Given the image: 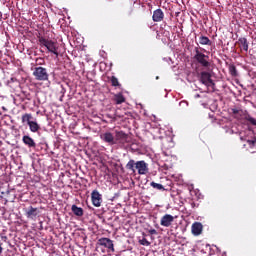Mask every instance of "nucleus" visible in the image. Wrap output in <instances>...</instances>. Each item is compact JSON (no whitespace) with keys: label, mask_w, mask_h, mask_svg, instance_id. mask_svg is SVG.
I'll return each instance as SVG.
<instances>
[{"label":"nucleus","mask_w":256,"mask_h":256,"mask_svg":"<svg viewBox=\"0 0 256 256\" xmlns=\"http://www.w3.org/2000/svg\"><path fill=\"white\" fill-rule=\"evenodd\" d=\"M98 243L101 245V247H105L108 249V251H111V253H115V245L113 244V240L109 238H100Z\"/></svg>","instance_id":"nucleus-7"},{"label":"nucleus","mask_w":256,"mask_h":256,"mask_svg":"<svg viewBox=\"0 0 256 256\" xmlns=\"http://www.w3.org/2000/svg\"><path fill=\"white\" fill-rule=\"evenodd\" d=\"M28 127H29L31 133H37L38 131L41 130V126L39 125V123H37V121H33V120L28 124Z\"/></svg>","instance_id":"nucleus-17"},{"label":"nucleus","mask_w":256,"mask_h":256,"mask_svg":"<svg viewBox=\"0 0 256 256\" xmlns=\"http://www.w3.org/2000/svg\"><path fill=\"white\" fill-rule=\"evenodd\" d=\"M0 87H3V84L0 82Z\"/></svg>","instance_id":"nucleus-33"},{"label":"nucleus","mask_w":256,"mask_h":256,"mask_svg":"<svg viewBox=\"0 0 256 256\" xmlns=\"http://www.w3.org/2000/svg\"><path fill=\"white\" fill-rule=\"evenodd\" d=\"M199 43L200 45H209V46L212 45L211 40L207 36H200Z\"/></svg>","instance_id":"nucleus-23"},{"label":"nucleus","mask_w":256,"mask_h":256,"mask_svg":"<svg viewBox=\"0 0 256 256\" xmlns=\"http://www.w3.org/2000/svg\"><path fill=\"white\" fill-rule=\"evenodd\" d=\"M192 207H195V203H192Z\"/></svg>","instance_id":"nucleus-34"},{"label":"nucleus","mask_w":256,"mask_h":256,"mask_svg":"<svg viewBox=\"0 0 256 256\" xmlns=\"http://www.w3.org/2000/svg\"><path fill=\"white\" fill-rule=\"evenodd\" d=\"M32 119H33V114H31V113H25V114H23L22 115V117H21V120H22V123L25 125H29L30 124V122L32 121Z\"/></svg>","instance_id":"nucleus-19"},{"label":"nucleus","mask_w":256,"mask_h":256,"mask_svg":"<svg viewBox=\"0 0 256 256\" xmlns=\"http://www.w3.org/2000/svg\"><path fill=\"white\" fill-rule=\"evenodd\" d=\"M100 139L108 145H115V135L111 132H104L100 134Z\"/></svg>","instance_id":"nucleus-10"},{"label":"nucleus","mask_w":256,"mask_h":256,"mask_svg":"<svg viewBox=\"0 0 256 256\" xmlns=\"http://www.w3.org/2000/svg\"><path fill=\"white\" fill-rule=\"evenodd\" d=\"M91 201H92V205H94V207H100L101 206V203H103V197L101 196L99 191H97V190L92 191Z\"/></svg>","instance_id":"nucleus-9"},{"label":"nucleus","mask_w":256,"mask_h":256,"mask_svg":"<svg viewBox=\"0 0 256 256\" xmlns=\"http://www.w3.org/2000/svg\"><path fill=\"white\" fill-rule=\"evenodd\" d=\"M24 213L27 219H35L37 215H39V209L29 206L28 208L24 209Z\"/></svg>","instance_id":"nucleus-11"},{"label":"nucleus","mask_w":256,"mask_h":256,"mask_svg":"<svg viewBox=\"0 0 256 256\" xmlns=\"http://www.w3.org/2000/svg\"><path fill=\"white\" fill-rule=\"evenodd\" d=\"M115 145H120V147H123V145H126V143H131V138L129 137V134L123 132V131H115Z\"/></svg>","instance_id":"nucleus-4"},{"label":"nucleus","mask_w":256,"mask_h":256,"mask_svg":"<svg viewBox=\"0 0 256 256\" xmlns=\"http://www.w3.org/2000/svg\"><path fill=\"white\" fill-rule=\"evenodd\" d=\"M110 81H111L112 87H121V84L119 83V79H117V77L112 76Z\"/></svg>","instance_id":"nucleus-25"},{"label":"nucleus","mask_w":256,"mask_h":256,"mask_svg":"<svg viewBox=\"0 0 256 256\" xmlns=\"http://www.w3.org/2000/svg\"><path fill=\"white\" fill-rule=\"evenodd\" d=\"M148 233H149L150 235H157V230H155V229H150V230H148Z\"/></svg>","instance_id":"nucleus-29"},{"label":"nucleus","mask_w":256,"mask_h":256,"mask_svg":"<svg viewBox=\"0 0 256 256\" xmlns=\"http://www.w3.org/2000/svg\"><path fill=\"white\" fill-rule=\"evenodd\" d=\"M175 219H177V216H173L171 214H165L164 216H162V218L160 220V225L162 227H171V225H173V221H175Z\"/></svg>","instance_id":"nucleus-8"},{"label":"nucleus","mask_w":256,"mask_h":256,"mask_svg":"<svg viewBox=\"0 0 256 256\" xmlns=\"http://www.w3.org/2000/svg\"><path fill=\"white\" fill-rule=\"evenodd\" d=\"M114 101L116 105H121L122 103H125V96L123 94L119 93L114 96Z\"/></svg>","instance_id":"nucleus-22"},{"label":"nucleus","mask_w":256,"mask_h":256,"mask_svg":"<svg viewBox=\"0 0 256 256\" xmlns=\"http://www.w3.org/2000/svg\"><path fill=\"white\" fill-rule=\"evenodd\" d=\"M33 75L36 81H49V73L47 72V68L44 67H36L34 68Z\"/></svg>","instance_id":"nucleus-5"},{"label":"nucleus","mask_w":256,"mask_h":256,"mask_svg":"<svg viewBox=\"0 0 256 256\" xmlns=\"http://www.w3.org/2000/svg\"><path fill=\"white\" fill-rule=\"evenodd\" d=\"M228 71H229V74L231 75V77H237L239 75L235 64H229Z\"/></svg>","instance_id":"nucleus-20"},{"label":"nucleus","mask_w":256,"mask_h":256,"mask_svg":"<svg viewBox=\"0 0 256 256\" xmlns=\"http://www.w3.org/2000/svg\"><path fill=\"white\" fill-rule=\"evenodd\" d=\"M126 169L132 171V173H135L137 170L138 175H147L149 173V164L145 160L135 162V160L131 159L126 164Z\"/></svg>","instance_id":"nucleus-1"},{"label":"nucleus","mask_w":256,"mask_h":256,"mask_svg":"<svg viewBox=\"0 0 256 256\" xmlns=\"http://www.w3.org/2000/svg\"><path fill=\"white\" fill-rule=\"evenodd\" d=\"M71 211L76 215V217H83V208L74 204L72 205Z\"/></svg>","instance_id":"nucleus-18"},{"label":"nucleus","mask_w":256,"mask_h":256,"mask_svg":"<svg viewBox=\"0 0 256 256\" xmlns=\"http://www.w3.org/2000/svg\"><path fill=\"white\" fill-rule=\"evenodd\" d=\"M3 244L1 243V241H0V253H3V246H2Z\"/></svg>","instance_id":"nucleus-30"},{"label":"nucleus","mask_w":256,"mask_h":256,"mask_svg":"<svg viewBox=\"0 0 256 256\" xmlns=\"http://www.w3.org/2000/svg\"><path fill=\"white\" fill-rule=\"evenodd\" d=\"M140 245H144L145 247H149L151 245V242L147 240V238H143L142 240H139Z\"/></svg>","instance_id":"nucleus-27"},{"label":"nucleus","mask_w":256,"mask_h":256,"mask_svg":"<svg viewBox=\"0 0 256 256\" xmlns=\"http://www.w3.org/2000/svg\"><path fill=\"white\" fill-rule=\"evenodd\" d=\"M246 142L248 143L249 147H250L251 149H253V147H255V145H256V138L253 137V138L250 139V140L247 139Z\"/></svg>","instance_id":"nucleus-26"},{"label":"nucleus","mask_w":256,"mask_h":256,"mask_svg":"<svg viewBox=\"0 0 256 256\" xmlns=\"http://www.w3.org/2000/svg\"><path fill=\"white\" fill-rule=\"evenodd\" d=\"M238 45L240 49H243V51H249V42L247 41V38L241 37L238 39Z\"/></svg>","instance_id":"nucleus-16"},{"label":"nucleus","mask_w":256,"mask_h":256,"mask_svg":"<svg viewBox=\"0 0 256 256\" xmlns=\"http://www.w3.org/2000/svg\"><path fill=\"white\" fill-rule=\"evenodd\" d=\"M37 65H45V59L43 58H37L36 59Z\"/></svg>","instance_id":"nucleus-28"},{"label":"nucleus","mask_w":256,"mask_h":256,"mask_svg":"<svg viewBox=\"0 0 256 256\" xmlns=\"http://www.w3.org/2000/svg\"><path fill=\"white\" fill-rule=\"evenodd\" d=\"M199 81L200 83H202V85L215 89V82L213 81V79H211V73L207 71H202L199 76Z\"/></svg>","instance_id":"nucleus-6"},{"label":"nucleus","mask_w":256,"mask_h":256,"mask_svg":"<svg viewBox=\"0 0 256 256\" xmlns=\"http://www.w3.org/2000/svg\"><path fill=\"white\" fill-rule=\"evenodd\" d=\"M39 43L42 47H46L50 53H53L56 58L59 57V46L57 45V42H53V40H49L45 37H40Z\"/></svg>","instance_id":"nucleus-3"},{"label":"nucleus","mask_w":256,"mask_h":256,"mask_svg":"<svg viewBox=\"0 0 256 256\" xmlns=\"http://www.w3.org/2000/svg\"><path fill=\"white\" fill-rule=\"evenodd\" d=\"M199 97H201V95H199V94H197V95L195 96L196 99L199 98Z\"/></svg>","instance_id":"nucleus-32"},{"label":"nucleus","mask_w":256,"mask_h":256,"mask_svg":"<svg viewBox=\"0 0 256 256\" xmlns=\"http://www.w3.org/2000/svg\"><path fill=\"white\" fill-rule=\"evenodd\" d=\"M165 17V14L163 13V10L161 9H156L154 12H153V16H152V19L155 23H161V21H163Z\"/></svg>","instance_id":"nucleus-14"},{"label":"nucleus","mask_w":256,"mask_h":256,"mask_svg":"<svg viewBox=\"0 0 256 256\" xmlns=\"http://www.w3.org/2000/svg\"><path fill=\"white\" fill-rule=\"evenodd\" d=\"M194 61L198 63L200 67H203L204 69H209L211 67V62H209V56L205 55L203 52L199 51V48L194 49Z\"/></svg>","instance_id":"nucleus-2"},{"label":"nucleus","mask_w":256,"mask_h":256,"mask_svg":"<svg viewBox=\"0 0 256 256\" xmlns=\"http://www.w3.org/2000/svg\"><path fill=\"white\" fill-rule=\"evenodd\" d=\"M192 233L193 235H201V233H203V224L200 222L192 224Z\"/></svg>","instance_id":"nucleus-15"},{"label":"nucleus","mask_w":256,"mask_h":256,"mask_svg":"<svg viewBox=\"0 0 256 256\" xmlns=\"http://www.w3.org/2000/svg\"><path fill=\"white\" fill-rule=\"evenodd\" d=\"M230 114L234 119H237V121H240V119L243 118V115H247V111H243L242 109H237V108H231Z\"/></svg>","instance_id":"nucleus-12"},{"label":"nucleus","mask_w":256,"mask_h":256,"mask_svg":"<svg viewBox=\"0 0 256 256\" xmlns=\"http://www.w3.org/2000/svg\"><path fill=\"white\" fill-rule=\"evenodd\" d=\"M244 121H247L249 125H253L254 127H256V119L248 113L244 115Z\"/></svg>","instance_id":"nucleus-21"},{"label":"nucleus","mask_w":256,"mask_h":256,"mask_svg":"<svg viewBox=\"0 0 256 256\" xmlns=\"http://www.w3.org/2000/svg\"><path fill=\"white\" fill-rule=\"evenodd\" d=\"M150 185L153 187V189H157L158 191H165V187H163L162 184L151 182Z\"/></svg>","instance_id":"nucleus-24"},{"label":"nucleus","mask_w":256,"mask_h":256,"mask_svg":"<svg viewBox=\"0 0 256 256\" xmlns=\"http://www.w3.org/2000/svg\"><path fill=\"white\" fill-rule=\"evenodd\" d=\"M241 141H247V138H244L243 136L240 137Z\"/></svg>","instance_id":"nucleus-31"},{"label":"nucleus","mask_w":256,"mask_h":256,"mask_svg":"<svg viewBox=\"0 0 256 256\" xmlns=\"http://www.w3.org/2000/svg\"><path fill=\"white\" fill-rule=\"evenodd\" d=\"M22 143H24V145L29 149H35V147H37V143H35V140L29 135H24L22 137Z\"/></svg>","instance_id":"nucleus-13"}]
</instances>
